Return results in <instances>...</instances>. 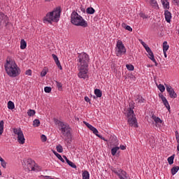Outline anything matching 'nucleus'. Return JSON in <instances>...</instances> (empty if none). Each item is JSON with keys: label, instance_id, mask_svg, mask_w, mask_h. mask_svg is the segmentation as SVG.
Instances as JSON below:
<instances>
[{"label": "nucleus", "instance_id": "obj_1", "mask_svg": "<svg viewBox=\"0 0 179 179\" xmlns=\"http://www.w3.org/2000/svg\"><path fill=\"white\" fill-rule=\"evenodd\" d=\"M4 68L7 75L10 78H16V76L20 75V68H19L16 62L10 57H7Z\"/></svg>", "mask_w": 179, "mask_h": 179}, {"label": "nucleus", "instance_id": "obj_2", "mask_svg": "<svg viewBox=\"0 0 179 179\" xmlns=\"http://www.w3.org/2000/svg\"><path fill=\"white\" fill-rule=\"evenodd\" d=\"M57 123L58 124L59 127H60L59 130L62 132V135H63L64 137V141L67 143H71V142H72V134L71 133V127L68 124L59 120L57 121Z\"/></svg>", "mask_w": 179, "mask_h": 179}, {"label": "nucleus", "instance_id": "obj_3", "mask_svg": "<svg viewBox=\"0 0 179 179\" xmlns=\"http://www.w3.org/2000/svg\"><path fill=\"white\" fill-rule=\"evenodd\" d=\"M71 22L74 26H80L81 27H87V22L76 12L73 11L71 15Z\"/></svg>", "mask_w": 179, "mask_h": 179}, {"label": "nucleus", "instance_id": "obj_4", "mask_svg": "<svg viewBox=\"0 0 179 179\" xmlns=\"http://www.w3.org/2000/svg\"><path fill=\"white\" fill-rule=\"evenodd\" d=\"M59 16H61V9L57 8L53 11L48 13L45 17L44 20L48 22L50 24H52V22H58L59 20Z\"/></svg>", "mask_w": 179, "mask_h": 179}, {"label": "nucleus", "instance_id": "obj_5", "mask_svg": "<svg viewBox=\"0 0 179 179\" xmlns=\"http://www.w3.org/2000/svg\"><path fill=\"white\" fill-rule=\"evenodd\" d=\"M89 55L87 53H81L78 55V62H80V66L89 68Z\"/></svg>", "mask_w": 179, "mask_h": 179}, {"label": "nucleus", "instance_id": "obj_6", "mask_svg": "<svg viewBox=\"0 0 179 179\" xmlns=\"http://www.w3.org/2000/svg\"><path fill=\"white\" fill-rule=\"evenodd\" d=\"M125 52H127V49L125 48L124 43H122L121 41H117L115 52L117 57H121V55H123Z\"/></svg>", "mask_w": 179, "mask_h": 179}, {"label": "nucleus", "instance_id": "obj_7", "mask_svg": "<svg viewBox=\"0 0 179 179\" xmlns=\"http://www.w3.org/2000/svg\"><path fill=\"white\" fill-rule=\"evenodd\" d=\"M111 171L113 173H115V174H117L120 179H128V173H127L125 171L115 168L112 169Z\"/></svg>", "mask_w": 179, "mask_h": 179}, {"label": "nucleus", "instance_id": "obj_8", "mask_svg": "<svg viewBox=\"0 0 179 179\" xmlns=\"http://www.w3.org/2000/svg\"><path fill=\"white\" fill-rule=\"evenodd\" d=\"M88 72H89V67L80 66L78 76V78H80V79H89V75H87Z\"/></svg>", "mask_w": 179, "mask_h": 179}, {"label": "nucleus", "instance_id": "obj_9", "mask_svg": "<svg viewBox=\"0 0 179 179\" xmlns=\"http://www.w3.org/2000/svg\"><path fill=\"white\" fill-rule=\"evenodd\" d=\"M26 164L28 171H38L36 169L37 166H36V162L34 161L28 159Z\"/></svg>", "mask_w": 179, "mask_h": 179}, {"label": "nucleus", "instance_id": "obj_10", "mask_svg": "<svg viewBox=\"0 0 179 179\" xmlns=\"http://www.w3.org/2000/svg\"><path fill=\"white\" fill-rule=\"evenodd\" d=\"M165 87L166 89V92H168L169 94V97H171V99H176L177 93H176L174 89H173V87L169 86L167 84H165Z\"/></svg>", "mask_w": 179, "mask_h": 179}, {"label": "nucleus", "instance_id": "obj_11", "mask_svg": "<svg viewBox=\"0 0 179 179\" xmlns=\"http://www.w3.org/2000/svg\"><path fill=\"white\" fill-rule=\"evenodd\" d=\"M127 122L130 127H134V128H138V120H136V116H133L131 117H128Z\"/></svg>", "mask_w": 179, "mask_h": 179}, {"label": "nucleus", "instance_id": "obj_12", "mask_svg": "<svg viewBox=\"0 0 179 179\" xmlns=\"http://www.w3.org/2000/svg\"><path fill=\"white\" fill-rule=\"evenodd\" d=\"M146 51L149 55L148 58H150V59H151L152 62L155 63V66H157V62H156V59H155V55H153V52H152V50L150 49V48H149V50H147Z\"/></svg>", "mask_w": 179, "mask_h": 179}, {"label": "nucleus", "instance_id": "obj_13", "mask_svg": "<svg viewBox=\"0 0 179 179\" xmlns=\"http://www.w3.org/2000/svg\"><path fill=\"white\" fill-rule=\"evenodd\" d=\"M26 139L24 138V134L23 132L17 135V142L20 143V145H24Z\"/></svg>", "mask_w": 179, "mask_h": 179}, {"label": "nucleus", "instance_id": "obj_14", "mask_svg": "<svg viewBox=\"0 0 179 179\" xmlns=\"http://www.w3.org/2000/svg\"><path fill=\"white\" fill-rule=\"evenodd\" d=\"M52 57L57 66L59 68V69L62 71V66H61V63L59 62V60L58 59V57L54 54L52 55Z\"/></svg>", "mask_w": 179, "mask_h": 179}, {"label": "nucleus", "instance_id": "obj_15", "mask_svg": "<svg viewBox=\"0 0 179 179\" xmlns=\"http://www.w3.org/2000/svg\"><path fill=\"white\" fill-rule=\"evenodd\" d=\"M164 15H165V20L167 22V23H170L171 22V13L168 10H166L164 11Z\"/></svg>", "mask_w": 179, "mask_h": 179}, {"label": "nucleus", "instance_id": "obj_16", "mask_svg": "<svg viewBox=\"0 0 179 179\" xmlns=\"http://www.w3.org/2000/svg\"><path fill=\"white\" fill-rule=\"evenodd\" d=\"M135 102L137 104H142V103H145V99H143L141 95H136L135 96Z\"/></svg>", "mask_w": 179, "mask_h": 179}, {"label": "nucleus", "instance_id": "obj_17", "mask_svg": "<svg viewBox=\"0 0 179 179\" xmlns=\"http://www.w3.org/2000/svg\"><path fill=\"white\" fill-rule=\"evenodd\" d=\"M152 119L156 124V127H157V124H162V119H160L159 117H156L155 115H152Z\"/></svg>", "mask_w": 179, "mask_h": 179}, {"label": "nucleus", "instance_id": "obj_18", "mask_svg": "<svg viewBox=\"0 0 179 179\" xmlns=\"http://www.w3.org/2000/svg\"><path fill=\"white\" fill-rule=\"evenodd\" d=\"M26 47H27V43H26V41H24V39H22L20 41L21 50H24Z\"/></svg>", "mask_w": 179, "mask_h": 179}, {"label": "nucleus", "instance_id": "obj_19", "mask_svg": "<svg viewBox=\"0 0 179 179\" xmlns=\"http://www.w3.org/2000/svg\"><path fill=\"white\" fill-rule=\"evenodd\" d=\"M53 153L56 156V157H57V159H59V160H61V162L62 163H65V160L64 159V158H62V156H61V155H59L56 151H53Z\"/></svg>", "mask_w": 179, "mask_h": 179}, {"label": "nucleus", "instance_id": "obj_20", "mask_svg": "<svg viewBox=\"0 0 179 179\" xmlns=\"http://www.w3.org/2000/svg\"><path fill=\"white\" fill-rule=\"evenodd\" d=\"M135 117V113H134V109H129L127 112V117L131 118Z\"/></svg>", "mask_w": 179, "mask_h": 179}, {"label": "nucleus", "instance_id": "obj_21", "mask_svg": "<svg viewBox=\"0 0 179 179\" xmlns=\"http://www.w3.org/2000/svg\"><path fill=\"white\" fill-rule=\"evenodd\" d=\"M94 94L96 96V97H101V96H103V92L99 89H95Z\"/></svg>", "mask_w": 179, "mask_h": 179}, {"label": "nucleus", "instance_id": "obj_22", "mask_svg": "<svg viewBox=\"0 0 179 179\" xmlns=\"http://www.w3.org/2000/svg\"><path fill=\"white\" fill-rule=\"evenodd\" d=\"M118 150H120V147L113 148L110 151L112 156H115V155H117V152H118Z\"/></svg>", "mask_w": 179, "mask_h": 179}, {"label": "nucleus", "instance_id": "obj_23", "mask_svg": "<svg viewBox=\"0 0 179 179\" xmlns=\"http://www.w3.org/2000/svg\"><path fill=\"white\" fill-rule=\"evenodd\" d=\"M88 128L93 132V134H94V135L99 134V130H97V129H96V127H93L92 124Z\"/></svg>", "mask_w": 179, "mask_h": 179}, {"label": "nucleus", "instance_id": "obj_24", "mask_svg": "<svg viewBox=\"0 0 179 179\" xmlns=\"http://www.w3.org/2000/svg\"><path fill=\"white\" fill-rule=\"evenodd\" d=\"M86 12L88 15H93L94 12H96V10H94V8L89 7L87 8Z\"/></svg>", "mask_w": 179, "mask_h": 179}, {"label": "nucleus", "instance_id": "obj_25", "mask_svg": "<svg viewBox=\"0 0 179 179\" xmlns=\"http://www.w3.org/2000/svg\"><path fill=\"white\" fill-rule=\"evenodd\" d=\"M179 170V166H173L171 169V174L172 176H175V174H177V173L178 172Z\"/></svg>", "mask_w": 179, "mask_h": 179}, {"label": "nucleus", "instance_id": "obj_26", "mask_svg": "<svg viewBox=\"0 0 179 179\" xmlns=\"http://www.w3.org/2000/svg\"><path fill=\"white\" fill-rule=\"evenodd\" d=\"M90 178V174L87 171H85L83 173V179H89Z\"/></svg>", "mask_w": 179, "mask_h": 179}, {"label": "nucleus", "instance_id": "obj_27", "mask_svg": "<svg viewBox=\"0 0 179 179\" xmlns=\"http://www.w3.org/2000/svg\"><path fill=\"white\" fill-rule=\"evenodd\" d=\"M8 110H13L15 108V103L12 101L8 102Z\"/></svg>", "mask_w": 179, "mask_h": 179}, {"label": "nucleus", "instance_id": "obj_28", "mask_svg": "<svg viewBox=\"0 0 179 179\" xmlns=\"http://www.w3.org/2000/svg\"><path fill=\"white\" fill-rule=\"evenodd\" d=\"M162 103H164V106L167 108V110H170V104H169V101H167V99L165 98V99L162 100Z\"/></svg>", "mask_w": 179, "mask_h": 179}, {"label": "nucleus", "instance_id": "obj_29", "mask_svg": "<svg viewBox=\"0 0 179 179\" xmlns=\"http://www.w3.org/2000/svg\"><path fill=\"white\" fill-rule=\"evenodd\" d=\"M5 124V122L3 120L0 121V135H2L3 134V125Z\"/></svg>", "mask_w": 179, "mask_h": 179}, {"label": "nucleus", "instance_id": "obj_30", "mask_svg": "<svg viewBox=\"0 0 179 179\" xmlns=\"http://www.w3.org/2000/svg\"><path fill=\"white\" fill-rule=\"evenodd\" d=\"M169 48V45H167V41H164L163 43V52H167Z\"/></svg>", "mask_w": 179, "mask_h": 179}, {"label": "nucleus", "instance_id": "obj_31", "mask_svg": "<svg viewBox=\"0 0 179 179\" xmlns=\"http://www.w3.org/2000/svg\"><path fill=\"white\" fill-rule=\"evenodd\" d=\"M141 44L143 45V46L144 47L145 51H147L148 50H149L150 48H149V46L148 45V44H146L145 42H143V41H142V39L139 40Z\"/></svg>", "mask_w": 179, "mask_h": 179}, {"label": "nucleus", "instance_id": "obj_32", "mask_svg": "<svg viewBox=\"0 0 179 179\" xmlns=\"http://www.w3.org/2000/svg\"><path fill=\"white\" fill-rule=\"evenodd\" d=\"M162 5L165 9H170V3L164 1H162Z\"/></svg>", "mask_w": 179, "mask_h": 179}, {"label": "nucleus", "instance_id": "obj_33", "mask_svg": "<svg viewBox=\"0 0 179 179\" xmlns=\"http://www.w3.org/2000/svg\"><path fill=\"white\" fill-rule=\"evenodd\" d=\"M23 132V131H22V129H13V133L15 135H20V134H22Z\"/></svg>", "mask_w": 179, "mask_h": 179}, {"label": "nucleus", "instance_id": "obj_34", "mask_svg": "<svg viewBox=\"0 0 179 179\" xmlns=\"http://www.w3.org/2000/svg\"><path fill=\"white\" fill-rule=\"evenodd\" d=\"M1 164L3 169H6V162L3 158H0Z\"/></svg>", "mask_w": 179, "mask_h": 179}, {"label": "nucleus", "instance_id": "obj_35", "mask_svg": "<svg viewBox=\"0 0 179 179\" xmlns=\"http://www.w3.org/2000/svg\"><path fill=\"white\" fill-rule=\"evenodd\" d=\"M6 17V15L3 13L0 12V24L2 23V20H5Z\"/></svg>", "mask_w": 179, "mask_h": 179}, {"label": "nucleus", "instance_id": "obj_36", "mask_svg": "<svg viewBox=\"0 0 179 179\" xmlns=\"http://www.w3.org/2000/svg\"><path fill=\"white\" fill-rule=\"evenodd\" d=\"M33 126L34 127H40V120L38 119H35L34 121H33Z\"/></svg>", "mask_w": 179, "mask_h": 179}, {"label": "nucleus", "instance_id": "obj_37", "mask_svg": "<svg viewBox=\"0 0 179 179\" xmlns=\"http://www.w3.org/2000/svg\"><path fill=\"white\" fill-rule=\"evenodd\" d=\"M27 114H28L29 117H33V115H34V114H36V110L29 109L27 111Z\"/></svg>", "mask_w": 179, "mask_h": 179}, {"label": "nucleus", "instance_id": "obj_38", "mask_svg": "<svg viewBox=\"0 0 179 179\" xmlns=\"http://www.w3.org/2000/svg\"><path fill=\"white\" fill-rule=\"evenodd\" d=\"M122 27L128 30L129 31H132V28L129 25L125 24V23L122 24Z\"/></svg>", "mask_w": 179, "mask_h": 179}, {"label": "nucleus", "instance_id": "obj_39", "mask_svg": "<svg viewBox=\"0 0 179 179\" xmlns=\"http://www.w3.org/2000/svg\"><path fill=\"white\" fill-rule=\"evenodd\" d=\"M57 152L59 153H62L64 152V148H62V145H59L56 147Z\"/></svg>", "mask_w": 179, "mask_h": 179}, {"label": "nucleus", "instance_id": "obj_40", "mask_svg": "<svg viewBox=\"0 0 179 179\" xmlns=\"http://www.w3.org/2000/svg\"><path fill=\"white\" fill-rule=\"evenodd\" d=\"M169 164L171 165L174 163V155H172L168 158Z\"/></svg>", "mask_w": 179, "mask_h": 179}, {"label": "nucleus", "instance_id": "obj_41", "mask_svg": "<svg viewBox=\"0 0 179 179\" xmlns=\"http://www.w3.org/2000/svg\"><path fill=\"white\" fill-rule=\"evenodd\" d=\"M159 90L161 91V93H163V92H164V90H166V87H164V85H162V84H159L158 86H157Z\"/></svg>", "mask_w": 179, "mask_h": 179}, {"label": "nucleus", "instance_id": "obj_42", "mask_svg": "<svg viewBox=\"0 0 179 179\" xmlns=\"http://www.w3.org/2000/svg\"><path fill=\"white\" fill-rule=\"evenodd\" d=\"M126 67H127V69H128V71H134V69H135V68L134 67V65L132 64H127Z\"/></svg>", "mask_w": 179, "mask_h": 179}, {"label": "nucleus", "instance_id": "obj_43", "mask_svg": "<svg viewBox=\"0 0 179 179\" xmlns=\"http://www.w3.org/2000/svg\"><path fill=\"white\" fill-rule=\"evenodd\" d=\"M67 164H69L70 167H72V169H76L75 164H73V162H71L70 160L67 161Z\"/></svg>", "mask_w": 179, "mask_h": 179}, {"label": "nucleus", "instance_id": "obj_44", "mask_svg": "<svg viewBox=\"0 0 179 179\" xmlns=\"http://www.w3.org/2000/svg\"><path fill=\"white\" fill-rule=\"evenodd\" d=\"M129 108L130 110H134V108H135V102H134L133 101H131L130 103H129Z\"/></svg>", "mask_w": 179, "mask_h": 179}, {"label": "nucleus", "instance_id": "obj_45", "mask_svg": "<svg viewBox=\"0 0 179 179\" xmlns=\"http://www.w3.org/2000/svg\"><path fill=\"white\" fill-rule=\"evenodd\" d=\"M45 92V93H51V87H45L44 88Z\"/></svg>", "mask_w": 179, "mask_h": 179}, {"label": "nucleus", "instance_id": "obj_46", "mask_svg": "<svg viewBox=\"0 0 179 179\" xmlns=\"http://www.w3.org/2000/svg\"><path fill=\"white\" fill-rule=\"evenodd\" d=\"M152 6H157V1L156 0H150Z\"/></svg>", "mask_w": 179, "mask_h": 179}, {"label": "nucleus", "instance_id": "obj_47", "mask_svg": "<svg viewBox=\"0 0 179 179\" xmlns=\"http://www.w3.org/2000/svg\"><path fill=\"white\" fill-rule=\"evenodd\" d=\"M41 139L42 142H47V136H45V135H44V134L41 135Z\"/></svg>", "mask_w": 179, "mask_h": 179}, {"label": "nucleus", "instance_id": "obj_48", "mask_svg": "<svg viewBox=\"0 0 179 179\" xmlns=\"http://www.w3.org/2000/svg\"><path fill=\"white\" fill-rule=\"evenodd\" d=\"M96 136H98V138H100V139H102L103 141H105V142H107V140H106V138L103 137L101 135L99 134V133L96 134Z\"/></svg>", "mask_w": 179, "mask_h": 179}, {"label": "nucleus", "instance_id": "obj_49", "mask_svg": "<svg viewBox=\"0 0 179 179\" xmlns=\"http://www.w3.org/2000/svg\"><path fill=\"white\" fill-rule=\"evenodd\" d=\"M140 16L143 18V19H148L149 16L145 15L144 13H140Z\"/></svg>", "mask_w": 179, "mask_h": 179}, {"label": "nucleus", "instance_id": "obj_50", "mask_svg": "<svg viewBox=\"0 0 179 179\" xmlns=\"http://www.w3.org/2000/svg\"><path fill=\"white\" fill-rule=\"evenodd\" d=\"M46 75H47V71H45V70H43L41 72V76H42V78H43V76H45Z\"/></svg>", "mask_w": 179, "mask_h": 179}, {"label": "nucleus", "instance_id": "obj_51", "mask_svg": "<svg viewBox=\"0 0 179 179\" xmlns=\"http://www.w3.org/2000/svg\"><path fill=\"white\" fill-rule=\"evenodd\" d=\"M56 85H57L59 90L62 89V84L61 83H59V82L56 81Z\"/></svg>", "mask_w": 179, "mask_h": 179}, {"label": "nucleus", "instance_id": "obj_52", "mask_svg": "<svg viewBox=\"0 0 179 179\" xmlns=\"http://www.w3.org/2000/svg\"><path fill=\"white\" fill-rule=\"evenodd\" d=\"M25 75H28L29 76H31V71L30 69H28L25 72Z\"/></svg>", "mask_w": 179, "mask_h": 179}, {"label": "nucleus", "instance_id": "obj_53", "mask_svg": "<svg viewBox=\"0 0 179 179\" xmlns=\"http://www.w3.org/2000/svg\"><path fill=\"white\" fill-rule=\"evenodd\" d=\"M159 97H160V99L163 101L166 99V97L164 96V95H163L162 94H159Z\"/></svg>", "mask_w": 179, "mask_h": 179}, {"label": "nucleus", "instance_id": "obj_54", "mask_svg": "<svg viewBox=\"0 0 179 179\" xmlns=\"http://www.w3.org/2000/svg\"><path fill=\"white\" fill-rule=\"evenodd\" d=\"M119 148L122 150H125V149H127V146H125V145H120Z\"/></svg>", "mask_w": 179, "mask_h": 179}, {"label": "nucleus", "instance_id": "obj_55", "mask_svg": "<svg viewBox=\"0 0 179 179\" xmlns=\"http://www.w3.org/2000/svg\"><path fill=\"white\" fill-rule=\"evenodd\" d=\"M85 100L87 101V103H90V99H89L88 96H85Z\"/></svg>", "mask_w": 179, "mask_h": 179}, {"label": "nucleus", "instance_id": "obj_56", "mask_svg": "<svg viewBox=\"0 0 179 179\" xmlns=\"http://www.w3.org/2000/svg\"><path fill=\"white\" fill-rule=\"evenodd\" d=\"M83 122H84L85 125H86V127H87V128H89L90 126L91 125L90 124H89L88 122H87L85 121H84Z\"/></svg>", "mask_w": 179, "mask_h": 179}, {"label": "nucleus", "instance_id": "obj_57", "mask_svg": "<svg viewBox=\"0 0 179 179\" xmlns=\"http://www.w3.org/2000/svg\"><path fill=\"white\" fill-rule=\"evenodd\" d=\"M176 139H179V134H178V131H176Z\"/></svg>", "mask_w": 179, "mask_h": 179}, {"label": "nucleus", "instance_id": "obj_58", "mask_svg": "<svg viewBox=\"0 0 179 179\" xmlns=\"http://www.w3.org/2000/svg\"><path fill=\"white\" fill-rule=\"evenodd\" d=\"M63 157L66 160V163L68 162V161H69V159H68V157H66V156L64 155Z\"/></svg>", "mask_w": 179, "mask_h": 179}, {"label": "nucleus", "instance_id": "obj_59", "mask_svg": "<svg viewBox=\"0 0 179 179\" xmlns=\"http://www.w3.org/2000/svg\"><path fill=\"white\" fill-rule=\"evenodd\" d=\"M173 2H174L175 3H176V5H178V3H179V0H173Z\"/></svg>", "mask_w": 179, "mask_h": 179}, {"label": "nucleus", "instance_id": "obj_60", "mask_svg": "<svg viewBox=\"0 0 179 179\" xmlns=\"http://www.w3.org/2000/svg\"><path fill=\"white\" fill-rule=\"evenodd\" d=\"M166 52H164V55L165 58H167V53Z\"/></svg>", "mask_w": 179, "mask_h": 179}, {"label": "nucleus", "instance_id": "obj_61", "mask_svg": "<svg viewBox=\"0 0 179 179\" xmlns=\"http://www.w3.org/2000/svg\"><path fill=\"white\" fill-rule=\"evenodd\" d=\"M177 150H178V152H179V144H178V145H177Z\"/></svg>", "mask_w": 179, "mask_h": 179}, {"label": "nucleus", "instance_id": "obj_62", "mask_svg": "<svg viewBox=\"0 0 179 179\" xmlns=\"http://www.w3.org/2000/svg\"><path fill=\"white\" fill-rule=\"evenodd\" d=\"M52 0H45V2H51Z\"/></svg>", "mask_w": 179, "mask_h": 179}, {"label": "nucleus", "instance_id": "obj_63", "mask_svg": "<svg viewBox=\"0 0 179 179\" xmlns=\"http://www.w3.org/2000/svg\"><path fill=\"white\" fill-rule=\"evenodd\" d=\"M178 145H179V138L176 139Z\"/></svg>", "mask_w": 179, "mask_h": 179}, {"label": "nucleus", "instance_id": "obj_64", "mask_svg": "<svg viewBox=\"0 0 179 179\" xmlns=\"http://www.w3.org/2000/svg\"><path fill=\"white\" fill-rule=\"evenodd\" d=\"M0 176H2V172L1 171V170H0Z\"/></svg>", "mask_w": 179, "mask_h": 179}]
</instances>
